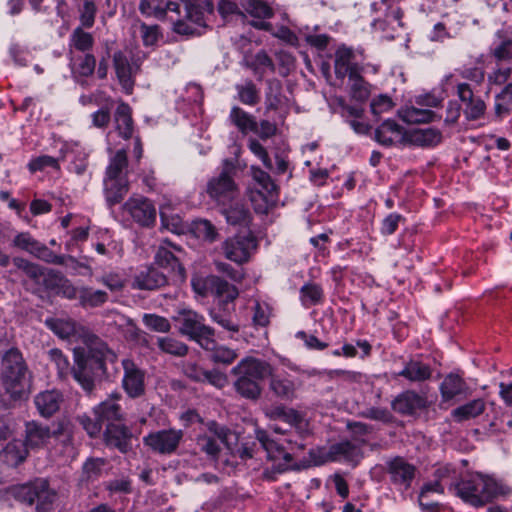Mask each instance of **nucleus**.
Here are the masks:
<instances>
[{
    "mask_svg": "<svg viewBox=\"0 0 512 512\" xmlns=\"http://www.w3.org/2000/svg\"><path fill=\"white\" fill-rule=\"evenodd\" d=\"M32 374L18 349L8 350L2 359L1 385L12 401H22L31 392Z\"/></svg>",
    "mask_w": 512,
    "mask_h": 512,
    "instance_id": "nucleus-1",
    "label": "nucleus"
},
{
    "mask_svg": "<svg viewBox=\"0 0 512 512\" xmlns=\"http://www.w3.org/2000/svg\"><path fill=\"white\" fill-rule=\"evenodd\" d=\"M510 492L511 489L501 481L480 473L472 474L455 485V494L474 507L484 506Z\"/></svg>",
    "mask_w": 512,
    "mask_h": 512,
    "instance_id": "nucleus-2",
    "label": "nucleus"
},
{
    "mask_svg": "<svg viewBox=\"0 0 512 512\" xmlns=\"http://www.w3.org/2000/svg\"><path fill=\"white\" fill-rule=\"evenodd\" d=\"M115 360L116 354L105 343L95 339L85 356H76V366L71 370V373L82 388L90 392L94 387L93 376L99 372H105L106 361L114 362Z\"/></svg>",
    "mask_w": 512,
    "mask_h": 512,
    "instance_id": "nucleus-3",
    "label": "nucleus"
},
{
    "mask_svg": "<svg viewBox=\"0 0 512 512\" xmlns=\"http://www.w3.org/2000/svg\"><path fill=\"white\" fill-rule=\"evenodd\" d=\"M231 374L236 377L234 388L237 393L246 399L256 400L261 395L258 381L271 375V365L254 357H246L231 369Z\"/></svg>",
    "mask_w": 512,
    "mask_h": 512,
    "instance_id": "nucleus-4",
    "label": "nucleus"
},
{
    "mask_svg": "<svg viewBox=\"0 0 512 512\" xmlns=\"http://www.w3.org/2000/svg\"><path fill=\"white\" fill-rule=\"evenodd\" d=\"M128 159L125 149L118 150L109 160L104 177V194L109 207L120 203L129 191Z\"/></svg>",
    "mask_w": 512,
    "mask_h": 512,
    "instance_id": "nucleus-5",
    "label": "nucleus"
},
{
    "mask_svg": "<svg viewBox=\"0 0 512 512\" xmlns=\"http://www.w3.org/2000/svg\"><path fill=\"white\" fill-rule=\"evenodd\" d=\"M214 10L209 0L201 3H180V12H173L169 19L172 22V30L183 36L201 35L206 27V15Z\"/></svg>",
    "mask_w": 512,
    "mask_h": 512,
    "instance_id": "nucleus-6",
    "label": "nucleus"
},
{
    "mask_svg": "<svg viewBox=\"0 0 512 512\" xmlns=\"http://www.w3.org/2000/svg\"><path fill=\"white\" fill-rule=\"evenodd\" d=\"M256 439L260 442L261 446L267 454V458L274 464L277 473L286 471L292 463V452L296 449L303 450L305 445L298 442L291 436L284 439L270 438L265 430H256Z\"/></svg>",
    "mask_w": 512,
    "mask_h": 512,
    "instance_id": "nucleus-7",
    "label": "nucleus"
},
{
    "mask_svg": "<svg viewBox=\"0 0 512 512\" xmlns=\"http://www.w3.org/2000/svg\"><path fill=\"white\" fill-rule=\"evenodd\" d=\"M12 496L27 505L36 503L37 512H52L57 500V493L51 489L46 479H36L32 482L11 488Z\"/></svg>",
    "mask_w": 512,
    "mask_h": 512,
    "instance_id": "nucleus-8",
    "label": "nucleus"
},
{
    "mask_svg": "<svg viewBox=\"0 0 512 512\" xmlns=\"http://www.w3.org/2000/svg\"><path fill=\"white\" fill-rule=\"evenodd\" d=\"M253 180L259 189L251 193L250 199L259 213H266L277 201V186L270 175L258 167H251Z\"/></svg>",
    "mask_w": 512,
    "mask_h": 512,
    "instance_id": "nucleus-9",
    "label": "nucleus"
},
{
    "mask_svg": "<svg viewBox=\"0 0 512 512\" xmlns=\"http://www.w3.org/2000/svg\"><path fill=\"white\" fill-rule=\"evenodd\" d=\"M229 170L228 167H225L219 175L212 177L206 186V192L209 197L223 206L232 202L238 194L237 186Z\"/></svg>",
    "mask_w": 512,
    "mask_h": 512,
    "instance_id": "nucleus-10",
    "label": "nucleus"
},
{
    "mask_svg": "<svg viewBox=\"0 0 512 512\" xmlns=\"http://www.w3.org/2000/svg\"><path fill=\"white\" fill-rule=\"evenodd\" d=\"M12 246L26 251L34 257L47 263L62 265L64 256L57 255L45 244L35 239L29 232H20L12 240Z\"/></svg>",
    "mask_w": 512,
    "mask_h": 512,
    "instance_id": "nucleus-11",
    "label": "nucleus"
},
{
    "mask_svg": "<svg viewBox=\"0 0 512 512\" xmlns=\"http://www.w3.org/2000/svg\"><path fill=\"white\" fill-rule=\"evenodd\" d=\"M257 248V240L251 235H236L222 243L224 256L237 264L245 263Z\"/></svg>",
    "mask_w": 512,
    "mask_h": 512,
    "instance_id": "nucleus-12",
    "label": "nucleus"
},
{
    "mask_svg": "<svg viewBox=\"0 0 512 512\" xmlns=\"http://www.w3.org/2000/svg\"><path fill=\"white\" fill-rule=\"evenodd\" d=\"M182 438V430L163 429L143 437V443L153 452L165 455L174 453Z\"/></svg>",
    "mask_w": 512,
    "mask_h": 512,
    "instance_id": "nucleus-13",
    "label": "nucleus"
},
{
    "mask_svg": "<svg viewBox=\"0 0 512 512\" xmlns=\"http://www.w3.org/2000/svg\"><path fill=\"white\" fill-rule=\"evenodd\" d=\"M122 209L141 226H151L156 221V208L146 197L133 195L124 203Z\"/></svg>",
    "mask_w": 512,
    "mask_h": 512,
    "instance_id": "nucleus-14",
    "label": "nucleus"
},
{
    "mask_svg": "<svg viewBox=\"0 0 512 512\" xmlns=\"http://www.w3.org/2000/svg\"><path fill=\"white\" fill-rule=\"evenodd\" d=\"M174 251L178 253L182 252L179 247L175 246L170 241L163 240L156 251L155 262L159 267L167 270L169 274L179 280H183L185 278V269Z\"/></svg>",
    "mask_w": 512,
    "mask_h": 512,
    "instance_id": "nucleus-15",
    "label": "nucleus"
},
{
    "mask_svg": "<svg viewBox=\"0 0 512 512\" xmlns=\"http://www.w3.org/2000/svg\"><path fill=\"white\" fill-rule=\"evenodd\" d=\"M122 386L131 398H138L145 392V372L132 359L122 360Z\"/></svg>",
    "mask_w": 512,
    "mask_h": 512,
    "instance_id": "nucleus-16",
    "label": "nucleus"
},
{
    "mask_svg": "<svg viewBox=\"0 0 512 512\" xmlns=\"http://www.w3.org/2000/svg\"><path fill=\"white\" fill-rule=\"evenodd\" d=\"M207 427L211 435H199L197 437L196 444L200 451L207 454L211 459L216 460L220 452V447L215 437H217V439L222 443L228 444L231 432L214 421L209 422Z\"/></svg>",
    "mask_w": 512,
    "mask_h": 512,
    "instance_id": "nucleus-17",
    "label": "nucleus"
},
{
    "mask_svg": "<svg viewBox=\"0 0 512 512\" xmlns=\"http://www.w3.org/2000/svg\"><path fill=\"white\" fill-rule=\"evenodd\" d=\"M387 473L391 483L400 490H407L415 476V467L401 457L387 462Z\"/></svg>",
    "mask_w": 512,
    "mask_h": 512,
    "instance_id": "nucleus-18",
    "label": "nucleus"
},
{
    "mask_svg": "<svg viewBox=\"0 0 512 512\" xmlns=\"http://www.w3.org/2000/svg\"><path fill=\"white\" fill-rule=\"evenodd\" d=\"M356 55L351 48L339 47L335 52L334 69L336 77L344 79L362 73L363 67L355 60Z\"/></svg>",
    "mask_w": 512,
    "mask_h": 512,
    "instance_id": "nucleus-19",
    "label": "nucleus"
},
{
    "mask_svg": "<svg viewBox=\"0 0 512 512\" xmlns=\"http://www.w3.org/2000/svg\"><path fill=\"white\" fill-rule=\"evenodd\" d=\"M268 377H270L269 389L275 397L281 400H292L296 397L297 389L301 383L297 382L289 374L273 373L271 370V375H268Z\"/></svg>",
    "mask_w": 512,
    "mask_h": 512,
    "instance_id": "nucleus-20",
    "label": "nucleus"
},
{
    "mask_svg": "<svg viewBox=\"0 0 512 512\" xmlns=\"http://www.w3.org/2000/svg\"><path fill=\"white\" fill-rule=\"evenodd\" d=\"M174 320L179 324V333L187 336L189 339L207 326L205 324V317L189 308L178 309Z\"/></svg>",
    "mask_w": 512,
    "mask_h": 512,
    "instance_id": "nucleus-21",
    "label": "nucleus"
},
{
    "mask_svg": "<svg viewBox=\"0 0 512 512\" xmlns=\"http://www.w3.org/2000/svg\"><path fill=\"white\" fill-rule=\"evenodd\" d=\"M407 131L393 120L384 121L375 130V139L383 146L406 145Z\"/></svg>",
    "mask_w": 512,
    "mask_h": 512,
    "instance_id": "nucleus-22",
    "label": "nucleus"
},
{
    "mask_svg": "<svg viewBox=\"0 0 512 512\" xmlns=\"http://www.w3.org/2000/svg\"><path fill=\"white\" fill-rule=\"evenodd\" d=\"M120 400V393L110 394L104 401L93 408L95 417L103 423L107 422V424L123 420L124 412L119 404Z\"/></svg>",
    "mask_w": 512,
    "mask_h": 512,
    "instance_id": "nucleus-23",
    "label": "nucleus"
},
{
    "mask_svg": "<svg viewBox=\"0 0 512 512\" xmlns=\"http://www.w3.org/2000/svg\"><path fill=\"white\" fill-rule=\"evenodd\" d=\"M245 12L257 20L251 21V25L259 30L271 31L272 25L266 22L274 15L273 9L264 0H246L243 3Z\"/></svg>",
    "mask_w": 512,
    "mask_h": 512,
    "instance_id": "nucleus-24",
    "label": "nucleus"
},
{
    "mask_svg": "<svg viewBox=\"0 0 512 512\" xmlns=\"http://www.w3.org/2000/svg\"><path fill=\"white\" fill-rule=\"evenodd\" d=\"M441 141V131L432 127L413 128L408 130L406 135V144L422 148L436 146Z\"/></svg>",
    "mask_w": 512,
    "mask_h": 512,
    "instance_id": "nucleus-25",
    "label": "nucleus"
},
{
    "mask_svg": "<svg viewBox=\"0 0 512 512\" xmlns=\"http://www.w3.org/2000/svg\"><path fill=\"white\" fill-rule=\"evenodd\" d=\"M392 409L402 415H412L426 406V400L414 391L399 394L391 403Z\"/></svg>",
    "mask_w": 512,
    "mask_h": 512,
    "instance_id": "nucleus-26",
    "label": "nucleus"
},
{
    "mask_svg": "<svg viewBox=\"0 0 512 512\" xmlns=\"http://www.w3.org/2000/svg\"><path fill=\"white\" fill-rule=\"evenodd\" d=\"M361 457L360 444L346 440L332 445L327 453L326 460L358 462Z\"/></svg>",
    "mask_w": 512,
    "mask_h": 512,
    "instance_id": "nucleus-27",
    "label": "nucleus"
},
{
    "mask_svg": "<svg viewBox=\"0 0 512 512\" xmlns=\"http://www.w3.org/2000/svg\"><path fill=\"white\" fill-rule=\"evenodd\" d=\"M104 438L108 446L115 447L122 453L130 449L131 432L123 424H107Z\"/></svg>",
    "mask_w": 512,
    "mask_h": 512,
    "instance_id": "nucleus-28",
    "label": "nucleus"
},
{
    "mask_svg": "<svg viewBox=\"0 0 512 512\" xmlns=\"http://www.w3.org/2000/svg\"><path fill=\"white\" fill-rule=\"evenodd\" d=\"M25 434V444L31 449L46 446L53 436V433L47 425H43L35 421L26 423Z\"/></svg>",
    "mask_w": 512,
    "mask_h": 512,
    "instance_id": "nucleus-29",
    "label": "nucleus"
},
{
    "mask_svg": "<svg viewBox=\"0 0 512 512\" xmlns=\"http://www.w3.org/2000/svg\"><path fill=\"white\" fill-rule=\"evenodd\" d=\"M113 63L119 83L121 84L125 93L130 94L134 86V70L129 63L128 58L124 55V53L118 51L114 53Z\"/></svg>",
    "mask_w": 512,
    "mask_h": 512,
    "instance_id": "nucleus-30",
    "label": "nucleus"
},
{
    "mask_svg": "<svg viewBox=\"0 0 512 512\" xmlns=\"http://www.w3.org/2000/svg\"><path fill=\"white\" fill-rule=\"evenodd\" d=\"M139 10L147 17L163 19L167 13L180 12V3L172 1L163 2L161 0H141Z\"/></svg>",
    "mask_w": 512,
    "mask_h": 512,
    "instance_id": "nucleus-31",
    "label": "nucleus"
},
{
    "mask_svg": "<svg viewBox=\"0 0 512 512\" xmlns=\"http://www.w3.org/2000/svg\"><path fill=\"white\" fill-rule=\"evenodd\" d=\"M62 401V394L57 390L40 392L34 399L38 412L46 418L59 410Z\"/></svg>",
    "mask_w": 512,
    "mask_h": 512,
    "instance_id": "nucleus-32",
    "label": "nucleus"
},
{
    "mask_svg": "<svg viewBox=\"0 0 512 512\" xmlns=\"http://www.w3.org/2000/svg\"><path fill=\"white\" fill-rule=\"evenodd\" d=\"M243 61L244 65L251 69L259 80L267 73H273L275 71V65L272 59L264 50H260L254 55H246Z\"/></svg>",
    "mask_w": 512,
    "mask_h": 512,
    "instance_id": "nucleus-33",
    "label": "nucleus"
},
{
    "mask_svg": "<svg viewBox=\"0 0 512 512\" xmlns=\"http://www.w3.org/2000/svg\"><path fill=\"white\" fill-rule=\"evenodd\" d=\"M167 283V276L155 268H147L135 276L133 287L141 290H154Z\"/></svg>",
    "mask_w": 512,
    "mask_h": 512,
    "instance_id": "nucleus-34",
    "label": "nucleus"
},
{
    "mask_svg": "<svg viewBox=\"0 0 512 512\" xmlns=\"http://www.w3.org/2000/svg\"><path fill=\"white\" fill-rule=\"evenodd\" d=\"M468 390L466 382L457 374H448L440 385L442 400L447 402L457 396L465 395Z\"/></svg>",
    "mask_w": 512,
    "mask_h": 512,
    "instance_id": "nucleus-35",
    "label": "nucleus"
},
{
    "mask_svg": "<svg viewBox=\"0 0 512 512\" xmlns=\"http://www.w3.org/2000/svg\"><path fill=\"white\" fill-rule=\"evenodd\" d=\"M131 108L124 102H119L115 113L114 122L116 130L124 139H129L133 133V120Z\"/></svg>",
    "mask_w": 512,
    "mask_h": 512,
    "instance_id": "nucleus-36",
    "label": "nucleus"
},
{
    "mask_svg": "<svg viewBox=\"0 0 512 512\" xmlns=\"http://www.w3.org/2000/svg\"><path fill=\"white\" fill-rule=\"evenodd\" d=\"M27 449L25 442L13 440L0 452V459L8 466L15 467L26 459Z\"/></svg>",
    "mask_w": 512,
    "mask_h": 512,
    "instance_id": "nucleus-37",
    "label": "nucleus"
},
{
    "mask_svg": "<svg viewBox=\"0 0 512 512\" xmlns=\"http://www.w3.org/2000/svg\"><path fill=\"white\" fill-rule=\"evenodd\" d=\"M398 375L411 382H423L431 377L432 370L429 365L419 360L412 359L405 364Z\"/></svg>",
    "mask_w": 512,
    "mask_h": 512,
    "instance_id": "nucleus-38",
    "label": "nucleus"
},
{
    "mask_svg": "<svg viewBox=\"0 0 512 512\" xmlns=\"http://www.w3.org/2000/svg\"><path fill=\"white\" fill-rule=\"evenodd\" d=\"M45 324L62 339H69L78 332L77 323L70 318H48Z\"/></svg>",
    "mask_w": 512,
    "mask_h": 512,
    "instance_id": "nucleus-39",
    "label": "nucleus"
},
{
    "mask_svg": "<svg viewBox=\"0 0 512 512\" xmlns=\"http://www.w3.org/2000/svg\"><path fill=\"white\" fill-rule=\"evenodd\" d=\"M211 290L221 302L225 303L233 302L239 295L238 289L234 285L215 276L211 277Z\"/></svg>",
    "mask_w": 512,
    "mask_h": 512,
    "instance_id": "nucleus-40",
    "label": "nucleus"
},
{
    "mask_svg": "<svg viewBox=\"0 0 512 512\" xmlns=\"http://www.w3.org/2000/svg\"><path fill=\"white\" fill-rule=\"evenodd\" d=\"M485 410L483 399H474L452 411L453 418L458 421H466L482 414Z\"/></svg>",
    "mask_w": 512,
    "mask_h": 512,
    "instance_id": "nucleus-41",
    "label": "nucleus"
},
{
    "mask_svg": "<svg viewBox=\"0 0 512 512\" xmlns=\"http://www.w3.org/2000/svg\"><path fill=\"white\" fill-rule=\"evenodd\" d=\"M229 118L242 133L257 131L254 117L238 106L232 107Z\"/></svg>",
    "mask_w": 512,
    "mask_h": 512,
    "instance_id": "nucleus-42",
    "label": "nucleus"
},
{
    "mask_svg": "<svg viewBox=\"0 0 512 512\" xmlns=\"http://www.w3.org/2000/svg\"><path fill=\"white\" fill-rule=\"evenodd\" d=\"M108 301V294L99 289L91 287H81L79 302L81 306L87 308L99 307Z\"/></svg>",
    "mask_w": 512,
    "mask_h": 512,
    "instance_id": "nucleus-43",
    "label": "nucleus"
},
{
    "mask_svg": "<svg viewBox=\"0 0 512 512\" xmlns=\"http://www.w3.org/2000/svg\"><path fill=\"white\" fill-rule=\"evenodd\" d=\"M96 68V58L91 53L72 59L71 69L75 77H89Z\"/></svg>",
    "mask_w": 512,
    "mask_h": 512,
    "instance_id": "nucleus-44",
    "label": "nucleus"
},
{
    "mask_svg": "<svg viewBox=\"0 0 512 512\" xmlns=\"http://www.w3.org/2000/svg\"><path fill=\"white\" fill-rule=\"evenodd\" d=\"M94 37L91 33L84 31L82 27H76L69 39L70 49L74 48L77 51L89 53L94 46Z\"/></svg>",
    "mask_w": 512,
    "mask_h": 512,
    "instance_id": "nucleus-45",
    "label": "nucleus"
},
{
    "mask_svg": "<svg viewBox=\"0 0 512 512\" xmlns=\"http://www.w3.org/2000/svg\"><path fill=\"white\" fill-rule=\"evenodd\" d=\"M370 84L361 76V73L349 77V94L357 102H365L370 96Z\"/></svg>",
    "mask_w": 512,
    "mask_h": 512,
    "instance_id": "nucleus-46",
    "label": "nucleus"
},
{
    "mask_svg": "<svg viewBox=\"0 0 512 512\" xmlns=\"http://www.w3.org/2000/svg\"><path fill=\"white\" fill-rule=\"evenodd\" d=\"M323 289L319 284L309 282L300 289V300L305 307L318 305L323 300Z\"/></svg>",
    "mask_w": 512,
    "mask_h": 512,
    "instance_id": "nucleus-47",
    "label": "nucleus"
},
{
    "mask_svg": "<svg viewBox=\"0 0 512 512\" xmlns=\"http://www.w3.org/2000/svg\"><path fill=\"white\" fill-rule=\"evenodd\" d=\"M235 89L237 91L238 100L245 105L254 106L260 100L259 90L251 80L237 84Z\"/></svg>",
    "mask_w": 512,
    "mask_h": 512,
    "instance_id": "nucleus-48",
    "label": "nucleus"
},
{
    "mask_svg": "<svg viewBox=\"0 0 512 512\" xmlns=\"http://www.w3.org/2000/svg\"><path fill=\"white\" fill-rule=\"evenodd\" d=\"M157 343L162 352L173 356L183 357L188 353V346L172 337H159Z\"/></svg>",
    "mask_w": 512,
    "mask_h": 512,
    "instance_id": "nucleus-49",
    "label": "nucleus"
},
{
    "mask_svg": "<svg viewBox=\"0 0 512 512\" xmlns=\"http://www.w3.org/2000/svg\"><path fill=\"white\" fill-rule=\"evenodd\" d=\"M444 487L442 486L441 482H439L437 479L434 482H430L425 484L421 492L419 494V504L423 509L427 510H434L439 506V503L437 501H426V498L429 497V494L431 493H437V494H443L444 493Z\"/></svg>",
    "mask_w": 512,
    "mask_h": 512,
    "instance_id": "nucleus-50",
    "label": "nucleus"
},
{
    "mask_svg": "<svg viewBox=\"0 0 512 512\" xmlns=\"http://www.w3.org/2000/svg\"><path fill=\"white\" fill-rule=\"evenodd\" d=\"M403 121L416 124V123H427L433 118V112L429 109H421L416 107H406L400 113Z\"/></svg>",
    "mask_w": 512,
    "mask_h": 512,
    "instance_id": "nucleus-51",
    "label": "nucleus"
},
{
    "mask_svg": "<svg viewBox=\"0 0 512 512\" xmlns=\"http://www.w3.org/2000/svg\"><path fill=\"white\" fill-rule=\"evenodd\" d=\"M209 316L218 325L229 332L236 333L239 331V324L232 319L231 313L227 309H210Z\"/></svg>",
    "mask_w": 512,
    "mask_h": 512,
    "instance_id": "nucleus-52",
    "label": "nucleus"
},
{
    "mask_svg": "<svg viewBox=\"0 0 512 512\" xmlns=\"http://www.w3.org/2000/svg\"><path fill=\"white\" fill-rule=\"evenodd\" d=\"M226 220L232 225H246L250 219V213L244 205L236 203L223 211Z\"/></svg>",
    "mask_w": 512,
    "mask_h": 512,
    "instance_id": "nucleus-53",
    "label": "nucleus"
},
{
    "mask_svg": "<svg viewBox=\"0 0 512 512\" xmlns=\"http://www.w3.org/2000/svg\"><path fill=\"white\" fill-rule=\"evenodd\" d=\"M105 460L101 458L89 459L83 465L82 480L94 481L102 476Z\"/></svg>",
    "mask_w": 512,
    "mask_h": 512,
    "instance_id": "nucleus-54",
    "label": "nucleus"
},
{
    "mask_svg": "<svg viewBox=\"0 0 512 512\" xmlns=\"http://www.w3.org/2000/svg\"><path fill=\"white\" fill-rule=\"evenodd\" d=\"M435 477L439 482H441L444 489L448 488L450 491L455 493V485H457L459 481H457V473L453 467L445 465L438 468L435 471Z\"/></svg>",
    "mask_w": 512,
    "mask_h": 512,
    "instance_id": "nucleus-55",
    "label": "nucleus"
},
{
    "mask_svg": "<svg viewBox=\"0 0 512 512\" xmlns=\"http://www.w3.org/2000/svg\"><path fill=\"white\" fill-rule=\"evenodd\" d=\"M194 232L198 238L208 242H214L218 238V231L216 227L208 220H198L194 222Z\"/></svg>",
    "mask_w": 512,
    "mask_h": 512,
    "instance_id": "nucleus-56",
    "label": "nucleus"
},
{
    "mask_svg": "<svg viewBox=\"0 0 512 512\" xmlns=\"http://www.w3.org/2000/svg\"><path fill=\"white\" fill-rule=\"evenodd\" d=\"M267 85L266 108L267 110H276L281 103V83L279 80L272 79L267 81Z\"/></svg>",
    "mask_w": 512,
    "mask_h": 512,
    "instance_id": "nucleus-57",
    "label": "nucleus"
},
{
    "mask_svg": "<svg viewBox=\"0 0 512 512\" xmlns=\"http://www.w3.org/2000/svg\"><path fill=\"white\" fill-rule=\"evenodd\" d=\"M142 320L148 329L155 332L167 333L171 329V324L168 319L157 314L146 313L143 315Z\"/></svg>",
    "mask_w": 512,
    "mask_h": 512,
    "instance_id": "nucleus-58",
    "label": "nucleus"
},
{
    "mask_svg": "<svg viewBox=\"0 0 512 512\" xmlns=\"http://www.w3.org/2000/svg\"><path fill=\"white\" fill-rule=\"evenodd\" d=\"M215 337V330L210 326H205L201 331L195 334L190 340L195 341L203 349L211 351L217 346Z\"/></svg>",
    "mask_w": 512,
    "mask_h": 512,
    "instance_id": "nucleus-59",
    "label": "nucleus"
},
{
    "mask_svg": "<svg viewBox=\"0 0 512 512\" xmlns=\"http://www.w3.org/2000/svg\"><path fill=\"white\" fill-rule=\"evenodd\" d=\"M48 357L55 364L60 378H65L70 373V363L60 349H50Z\"/></svg>",
    "mask_w": 512,
    "mask_h": 512,
    "instance_id": "nucleus-60",
    "label": "nucleus"
},
{
    "mask_svg": "<svg viewBox=\"0 0 512 512\" xmlns=\"http://www.w3.org/2000/svg\"><path fill=\"white\" fill-rule=\"evenodd\" d=\"M238 357V353L236 350H233L227 346L220 345L216 346L212 350L211 359L216 363H221L224 365H229L233 363Z\"/></svg>",
    "mask_w": 512,
    "mask_h": 512,
    "instance_id": "nucleus-61",
    "label": "nucleus"
},
{
    "mask_svg": "<svg viewBox=\"0 0 512 512\" xmlns=\"http://www.w3.org/2000/svg\"><path fill=\"white\" fill-rule=\"evenodd\" d=\"M48 167L59 170V160L48 155H42L32 159L28 164V168L31 172L41 171Z\"/></svg>",
    "mask_w": 512,
    "mask_h": 512,
    "instance_id": "nucleus-62",
    "label": "nucleus"
},
{
    "mask_svg": "<svg viewBox=\"0 0 512 512\" xmlns=\"http://www.w3.org/2000/svg\"><path fill=\"white\" fill-rule=\"evenodd\" d=\"M140 33L142 42L147 47L154 46L161 37L159 26L157 25H147L145 23H141Z\"/></svg>",
    "mask_w": 512,
    "mask_h": 512,
    "instance_id": "nucleus-63",
    "label": "nucleus"
},
{
    "mask_svg": "<svg viewBox=\"0 0 512 512\" xmlns=\"http://www.w3.org/2000/svg\"><path fill=\"white\" fill-rule=\"evenodd\" d=\"M486 112V104L482 99H477L468 107L463 108V114L467 121L481 120Z\"/></svg>",
    "mask_w": 512,
    "mask_h": 512,
    "instance_id": "nucleus-64",
    "label": "nucleus"
}]
</instances>
